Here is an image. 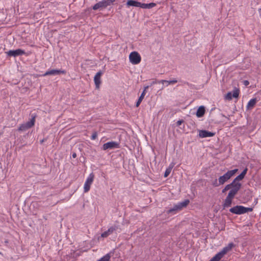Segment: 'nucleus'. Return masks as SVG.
Returning <instances> with one entry per match:
<instances>
[{
  "instance_id": "nucleus-1",
  "label": "nucleus",
  "mask_w": 261,
  "mask_h": 261,
  "mask_svg": "<svg viewBox=\"0 0 261 261\" xmlns=\"http://www.w3.org/2000/svg\"><path fill=\"white\" fill-rule=\"evenodd\" d=\"M253 208L251 207H245L241 205H237L231 208L229 211L235 214L241 215L248 212H252Z\"/></svg>"
},
{
  "instance_id": "nucleus-2",
  "label": "nucleus",
  "mask_w": 261,
  "mask_h": 261,
  "mask_svg": "<svg viewBox=\"0 0 261 261\" xmlns=\"http://www.w3.org/2000/svg\"><path fill=\"white\" fill-rule=\"evenodd\" d=\"M238 169H236L228 171L225 174L221 176L219 179V185H223L228 179H229L234 174L238 171Z\"/></svg>"
},
{
  "instance_id": "nucleus-3",
  "label": "nucleus",
  "mask_w": 261,
  "mask_h": 261,
  "mask_svg": "<svg viewBox=\"0 0 261 261\" xmlns=\"http://www.w3.org/2000/svg\"><path fill=\"white\" fill-rule=\"evenodd\" d=\"M36 117V115L32 116V118L30 121L21 124L18 129V130L19 131H25V130L32 127L35 124Z\"/></svg>"
},
{
  "instance_id": "nucleus-4",
  "label": "nucleus",
  "mask_w": 261,
  "mask_h": 261,
  "mask_svg": "<svg viewBox=\"0 0 261 261\" xmlns=\"http://www.w3.org/2000/svg\"><path fill=\"white\" fill-rule=\"evenodd\" d=\"M130 62L133 64H138L141 61V57L136 51L131 53L129 56Z\"/></svg>"
},
{
  "instance_id": "nucleus-5",
  "label": "nucleus",
  "mask_w": 261,
  "mask_h": 261,
  "mask_svg": "<svg viewBox=\"0 0 261 261\" xmlns=\"http://www.w3.org/2000/svg\"><path fill=\"white\" fill-rule=\"evenodd\" d=\"M230 187L231 190L229 193L231 194L232 195L235 196L240 189L241 184L239 182L233 180V181L230 184Z\"/></svg>"
},
{
  "instance_id": "nucleus-6",
  "label": "nucleus",
  "mask_w": 261,
  "mask_h": 261,
  "mask_svg": "<svg viewBox=\"0 0 261 261\" xmlns=\"http://www.w3.org/2000/svg\"><path fill=\"white\" fill-rule=\"evenodd\" d=\"M94 178V175L93 173H91L88 178L87 179L85 184H84V192L85 193L88 192L90 189V187L91 184H92Z\"/></svg>"
},
{
  "instance_id": "nucleus-7",
  "label": "nucleus",
  "mask_w": 261,
  "mask_h": 261,
  "mask_svg": "<svg viewBox=\"0 0 261 261\" xmlns=\"http://www.w3.org/2000/svg\"><path fill=\"white\" fill-rule=\"evenodd\" d=\"M240 94V90L238 88H235L233 90V93L231 92H228L225 96V98L227 100H230L232 97L237 98Z\"/></svg>"
},
{
  "instance_id": "nucleus-8",
  "label": "nucleus",
  "mask_w": 261,
  "mask_h": 261,
  "mask_svg": "<svg viewBox=\"0 0 261 261\" xmlns=\"http://www.w3.org/2000/svg\"><path fill=\"white\" fill-rule=\"evenodd\" d=\"M119 147V144L116 142H109L105 143L102 146V149L104 150L108 149L117 148Z\"/></svg>"
},
{
  "instance_id": "nucleus-9",
  "label": "nucleus",
  "mask_w": 261,
  "mask_h": 261,
  "mask_svg": "<svg viewBox=\"0 0 261 261\" xmlns=\"http://www.w3.org/2000/svg\"><path fill=\"white\" fill-rule=\"evenodd\" d=\"M7 54L9 56L16 57L25 54V51L21 49H17L16 50H10Z\"/></svg>"
},
{
  "instance_id": "nucleus-10",
  "label": "nucleus",
  "mask_w": 261,
  "mask_h": 261,
  "mask_svg": "<svg viewBox=\"0 0 261 261\" xmlns=\"http://www.w3.org/2000/svg\"><path fill=\"white\" fill-rule=\"evenodd\" d=\"M234 197V196L232 195L231 194L228 193L223 204L224 208L230 206Z\"/></svg>"
},
{
  "instance_id": "nucleus-11",
  "label": "nucleus",
  "mask_w": 261,
  "mask_h": 261,
  "mask_svg": "<svg viewBox=\"0 0 261 261\" xmlns=\"http://www.w3.org/2000/svg\"><path fill=\"white\" fill-rule=\"evenodd\" d=\"M108 6V4L106 0H102L99 3H96L93 6V9L96 10L99 9H104Z\"/></svg>"
},
{
  "instance_id": "nucleus-12",
  "label": "nucleus",
  "mask_w": 261,
  "mask_h": 261,
  "mask_svg": "<svg viewBox=\"0 0 261 261\" xmlns=\"http://www.w3.org/2000/svg\"><path fill=\"white\" fill-rule=\"evenodd\" d=\"M102 74V71H99L96 74V75H95V76L94 77V83L95 84L96 88L97 89L99 88L100 85L101 84L100 77H101Z\"/></svg>"
},
{
  "instance_id": "nucleus-13",
  "label": "nucleus",
  "mask_w": 261,
  "mask_h": 261,
  "mask_svg": "<svg viewBox=\"0 0 261 261\" xmlns=\"http://www.w3.org/2000/svg\"><path fill=\"white\" fill-rule=\"evenodd\" d=\"M65 73H66V72L64 70L53 69V70H50L46 71L44 74V76H46V75H49L59 74L61 73L65 74Z\"/></svg>"
},
{
  "instance_id": "nucleus-14",
  "label": "nucleus",
  "mask_w": 261,
  "mask_h": 261,
  "mask_svg": "<svg viewBox=\"0 0 261 261\" xmlns=\"http://www.w3.org/2000/svg\"><path fill=\"white\" fill-rule=\"evenodd\" d=\"M215 135V133L205 130L199 131V136L200 138H206L213 137Z\"/></svg>"
},
{
  "instance_id": "nucleus-15",
  "label": "nucleus",
  "mask_w": 261,
  "mask_h": 261,
  "mask_svg": "<svg viewBox=\"0 0 261 261\" xmlns=\"http://www.w3.org/2000/svg\"><path fill=\"white\" fill-rule=\"evenodd\" d=\"M234 246V245L233 243H229L228 245L223 248V249L220 252L224 256V255L226 254L228 252L230 251Z\"/></svg>"
},
{
  "instance_id": "nucleus-16",
  "label": "nucleus",
  "mask_w": 261,
  "mask_h": 261,
  "mask_svg": "<svg viewBox=\"0 0 261 261\" xmlns=\"http://www.w3.org/2000/svg\"><path fill=\"white\" fill-rule=\"evenodd\" d=\"M126 5L128 7L134 6L142 8V3L133 0H129L127 2Z\"/></svg>"
},
{
  "instance_id": "nucleus-17",
  "label": "nucleus",
  "mask_w": 261,
  "mask_h": 261,
  "mask_svg": "<svg viewBox=\"0 0 261 261\" xmlns=\"http://www.w3.org/2000/svg\"><path fill=\"white\" fill-rule=\"evenodd\" d=\"M247 170V168H246L239 175L237 176L235 178V179L233 180L238 182L239 180H242L244 178L245 175L246 174Z\"/></svg>"
},
{
  "instance_id": "nucleus-18",
  "label": "nucleus",
  "mask_w": 261,
  "mask_h": 261,
  "mask_svg": "<svg viewBox=\"0 0 261 261\" xmlns=\"http://www.w3.org/2000/svg\"><path fill=\"white\" fill-rule=\"evenodd\" d=\"M257 102L256 98H253L251 99L247 105V109L248 110L252 109L255 105Z\"/></svg>"
},
{
  "instance_id": "nucleus-19",
  "label": "nucleus",
  "mask_w": 261,
  "mask_h": 261,
  "mask_svg": "<svg viewBox=\"0 0 261 261\" xmlns=\"http://www.w3.org/2000/svg\"><path fill=\"white\" fill-rule=\"evenodd\" d=\"M205 113V108L203 106H200L197 110L196 112V116L198 117H202Z\"/></svg>"
},
{
  "instance_id": "nucleus-20",
  "label": "nucleus",
  "mask_w": 261,
  "mask_h": 261,
  "mask_svg": "<svg viewBox=\"0 0 261 261\" xmlns=\"http://www.w3.org/2000/svg\"><path fill=\"white\" fill-rule=\"evenodd\" d=\"M148 88V86H146L145 87V89L144 90V91H143V92L142 93L141 96H140V97L139 98L137 103H136V107H138L140 105V103L141 102V101H142V100L143 99L144 97V96L145 95V93H146V89Z\"/></svg>"
},
{
  "instance_id": "nucleus-21",
  "label": "nucleus",
  "mask_w": 261,
  "mask_h": 261,
  "mask_svg": "<svg viewBox=\"0 0 261 261\" xmlns=\"http://www.w3.org/2000/svg\"><path fill=\"white\" fill-rule=\"evenodd\" d=\"M223 257V256L219 252L215 256L212 258L210 261H219Z\"/></svg>"
},
{
  "instance_id": "nucleus-22",
  "label": "nucleus",
  "mask_w": 261,
  "mask_h": 261,
  "mask_svg": "<svg viewBox=\"0 0 261 261\" xmlns=\"http://www.w3.org/2000/svg\"><path fill=\"white\" fill-rule=\"evenodd\" d=\"M179 205V203L174 205V207L170 209L168 211V213L170 214L175 211H178L181 210V207Z\"/></svg>"
},
{
  "instance_id": "nucleus-23",
  "label": "nucleus",
  "mask_w": 261,
  "mask_h": 261,
  "mask_svg": "<svg viewBox=\"0 0 261 261\" xmlns=\"http://www.w3.org/2000/svg\"><path fill=\"white\" fill-rule=\"evenodd\" d=\"M174 165H170L169 167L166 169L164 177H167L171 173L172 168H173Z\"/></svg>"
},
{
  "instance_id": "nucleus-24",
  "label": "nucleus",
  "mask_w": 261,
  "mask_h": 261,
  "mask_svg": "<svg viewBox=\"0 0 261 261\" xmlns=\"http://www.w3.org/2000/svg\"><path fill=\"white\" fill-rule=\"evenodd\" d=\"M155 6V4L154 3H150V4H144L142 3V8L144 9H149Z\"/></svg>"
},
{
  "instance_id": "nucleus-25",
  "label": "nucleus",
  "mask_w": 261,
  "mask_h": 261,
  "mask_svg": "<svg viewBox=\"0 0 261 261\" xmlns=\"http://www.w3.org/2000/svg\"><path fill=\"white\" fill-rule=\"evenodd\" d=\"M110 255L109 254H107L97 261H110Z\"/></svg>"
},
{
  "instance_id": "nucleus-26",
  "label": "nucleus",
  "mask_w": 261,
  "mask_h": 261,
  "mask_svg": "<svg viewBox=\"0 0 261 261\" xmlns=\"http://www.w3.org/2000/svg\"><path fill=\"white\" fill-rule=\"evenodd\" d=\"M189 202L190 201L189 200H186L184 201L179 203V204L180 206V207H181V209H182L183 207H186L188 205Z\"/></svg>"
},
{
  "instance_id": "nucleus-27",
  "label": "nucleus",
  "mask_w": 261,
  "mask_h": 261,
  "mask_svg": "<svg viewBox=\"0 0 261 261\" xmlns=\"http://www.w3.org/2000/svg\"><path fill=\"white\" fill-rule=\"evenodd\" d=\"M117 228V226H114L110 227L108 230L107 231L108 233L110 234H112L116 229Z\"/></svg>"
},
{
  "instance_id": "nucleus-28",
  "label": "nucleus",
  "mask_w": 261,
  "mask_h": 261,
  "mask_svg": "<svg viewBox=\"0 0 261 261\" xmlns=\"http://www.w3.org/2000/svg\"><path fill=\"white\" fill-rule=\"evenodd\" d=\"M228 190H231L230 184H229V185H227V186H226L223 189L222 192L224 193Z\"/></svg>"
},
{
  "instance_id": "nucleus-29",
  "label": "nucleus",
  "mask_w": 261,
  "mask_h": 261,
  "mask_svg": "<svg viewBox=\"0 0 261 261\" xmlns=\"http://www.w3.org/2000/svg\"><path fill=\"white\" fill-rule=\"evenodd\" d=\"M108 236H109V234L108 233V232L107 231H105L101 234V237L102 238H106Z\"/></svg>"
},
{
  "instance_id": "nucleus-30",
  "label": "nucleus",
  "mask_w": 261,
  "mask_h": 261,
  "mask_svg": "<svg viewBox=\"0 0 261 261\" xmlns=\"http://www.w3.org/2000/svg\"><path fill=\"white\" fill-rule=\"evenodd\" d=\"M97 133L96 132L94 133L91 136L92 140H95L97 138Z\"/></svg>"
},
{
  "instance_id": "nucleus-31",
  "label": "nucleus",
  "mask_w": 261,
  "mask_h": 261,
  "mask_svg": "<svg viewBox=\"0 0 261 261\" xmlns=\"http://www.w3.org/2000/svg\"><path fill=\"white\" fill-rule=\"evenodd\" d=\"M169 81L161 80V81H159L158 82V83H162V84H164V83H167L168 84H169Z\"/></svg>"
},
{
  "instance_id": "nucleus-32",
  "label": "nucleus",
  "mask_w": 261,
  "mask_h": 261,
  "mask_svg": "<svg viewBox=\"0 0 261 261\" xmlns=\"http://www.w3.org/2000/svg\"><path fill=\"white\" fill-rule=\"evenodd\" d=\"M107 3L108 4V6H110L112 3L115 1V0H106Z\"/></svg>"
},
{
  "instance_id": "nucleus-33",
  "label": "nucleus",
  "mask_w": 261,
  "mask_h": 261,
  "mask_svg": "<svg viewBox=\"0 0 261 261\" xmlns=\"http://www.w3.org/2000/svg\"><path fill=\"white\" fill-rule=\"evenodd\" d=\"M177 82V80H173L169 81V84H175Z\"/></svg>"
},
{
  "instance_id": "nucleus-34",
  "label": "nucleus",
  "mask_w": 261,
  "mask_h": 261,
  "mask_svg": "<svg viewBox=\"0 0 261 261\" xmlns=\"http://www.w3.org/2000/svg\"><path fill=\"white\" fill-rule=\"evenodd\" d=\"M213 185L215 187H217V186H218L219 185V184H218L217 180V179H216L215 180V181L213 182Z\"/></svg>"
},
{
  "instance_id": "nucleus-35",
  "label": "nucleus",
  "mask_w": 261,
  "mask_h": 261,
  "mask_svg": "<svg viewBox=\"0 0 261 261\" xmlns=\"http://www.w3.org/2000/svg\"><path fill=\"white\" fill-rule=\"evenodd\" d=\"M243 83L245 86H248L249 84V82L247 80L244 81Z\"/></svg>"
},
{
  "instance_id": "nucleus-36",
  "label": "nucleus",
  "mask_w": 261,
  "mask_h": 261,
  "mask_svg": "<svg viewBox=\"0 0 261 261\" xmlns=\"http://www.w3.org/2000/svg\"><path fill=\"white\" fill-rule=\"evenodd\" d=\"M183 122V121L182 120H178L177 122V125L178 126L180 125L181 124V123Z\"/></svg>"
},
{
  "instance_id": "nucleus-37",
  "label": "nucleus",
  "mask_w": 261,
  "mask_h": 261,
  "mask_svg": "<svg viewBox=\"0 0 261 261\" xmlns=\"http://www.w3.org/2000/svg\"><path fill=\"white\" fill-rule=\"evenodd\" d=\"M72 156H73V158H76V153H73Z\"/></svg>"
},
{
  "instance_id": "nucleus-38",
  "label": "nucleus",
  "mask_w": 261,
  "mask_h": 261,
  "mask_svg": "<svg viewBox=\"0 0 261 261\" xmlns=\"http://www.w3.org/2000/svg\"><path fill=\"white\" fill-rule=\"evenodd\" d=\"M159 81L156 82V81H155V82H152V84H156V83H158Z\"/></svg>"
}]
</instances>
